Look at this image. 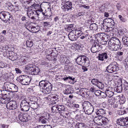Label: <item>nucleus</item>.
Listing matches in <instances>:
<instances>
[{
    "label": "nucleus",
    "mask_w": 128,
    "mask_h": 128,
    "mask_svg": "<svg viewBox=\"0 0 128 128\" xmlns=\"http://www.w3.org/2000/svg\"><path fill=\"white\" fill-rule=\"evenodd\" d=\"M94 120L95 122L97 124L100 125H102V119H100L98 117H96L94 118Z\"/></svg>",
    "instance_id": "a878e982"
},
{
    "label": "nucleus",
    "mask_w": 128,
    "mask_h": 128,
    "mask_svg": "<svg viewBox=\"0 0 128 128\" xmlns=\"http://www.w3.org/2000/svg\"><path fill=\"white\" fill-rule=\"evenodd\" d=\"M105 93L104 92H102L101 91V95L102 98H105L106 96V90L105 91Z\"/></svg>",
    "instance_id": "864d4df0"
},
{
    "label": "nucleus",
    "mask_w": 128,
    "mask_h": 128,
    "mask_svg": "<svg viewBox=\"0 0 128 128\" xmlns=\"http://www.w3.org/2000/svg\"><path fill=\"white\" fill-rule=\"evenodd\" d=\"M109 48L112 50L116 51L121 48V44L119 40L115 37L111 38L108 42Z\"/></svg>",
    "instance_id": "f257e3e1"
},
{
    "label": "nucleus",
    "mask_w": 128,
    "mask_h": 128,
    "mask_svg": "<svg viewBox=\"0 0 128 128\" xmlns=\"http://www.w3.org/2000/svg\"><path fill=\"white\" fill-rule=\"evenodd\" d=\"M18 88L17 86L13 84L10 83L9 90L10 91L15 92L18 91Z\"/></svg>",
    "instance_id": "2eb2a0df"
},
{
    "label": "nucleus",
    "mask_w": 128,
    "mask_h": 128,
    "mask_svg": "<svg viewBox=\"0 0 128 128\" xmlns=\"http://www.w3.org/2000/svg\"><path fill=\"white\" fill-rule=\"evenodd\" d=\"M110 73H112L119 70V68L116 62H114L111 63L107 67L106 69Z\"/></svg>",
    "instance_id": "f03ea898"
},
{
    "label": "nucleus",
    "mask_w": 128,
    "mask_h": 128,
    "mask_svg": "<svg viewBox=\"0 0 128 128\" xmlns=\"http://www.w3.org/2000/svg\"><path fill=\"white\" fill-rule=\"evenodd\" d=\"M19 82L21 84L24 85H28L31 80V78L26 75H23L19 77Z\"/></svg>",
    "instance_id": "7ed1b4c3"
},
{
    "label": "nucleus",
    "mask_w": 128,
    "mask_h": 128,
    "mask_svg": "<svg viewBox=\"0 0 128 128\" xmlns=\"http://www.w3.org/2000/svg\"><path fill=\"white\" fill-rule=\"evenodd\" d=\"M44 128H52V126L50 125H46L44 126Z\"/></svg>",
    "instance_id": "774afa93"
},
{
    "label": "nucleus",
    "mask_w": 128,
    "mask_h": 128,
    "mask_svg": "<svg viewBox=\"0 0 128 128\" xmlns=\"http://www.w3.org/2000/svg\"><path fill=\"white\" fill-rule=\"evenodd\" d=\"M68 65H66L64 66V69L66 70H68L70 71V68H71V66H69Z\"/></svg>",
    "instance_id": "052dcab7"
},
{
    "label": "nucleus",
    "mask_w": 128,
    "mask_h": 128,
    "mask_svg": "<svg viewBox=\"0 0 128 128\" xmlns=\"http://www.w3.org/2000/svg\"><path fill=\"white\" fill-rule=\"evenodd\" d=\"M76 128H85L84 124L82 123H77L75 126Z\"/></svg>",
    "instance_id": "4c0bfd02"
},
{
    "label": "nucleus",
    "mask_w": 128,
    "mask_h": 128,
    "mask_svg": "<svg viewBox=\"0 0 128 128\" xmlns=\"http://www.w3.org/2000/svg\"><path fill=\"white\" fill-rule=\"evenodd\" d=\"M29 104L26 100H23L20 102V104L21 110L26 112L30 108Z\"/></svg>",
    "instance_id": "423d86ee"
},
{
    "label": "nucleus",
    "mask_w": 128,
    "mask_h": 128,
    "mask_svg": "<svg viewBox=\"0 0 128 128\" xmlns=\"http://www.w3.org/2000/svg\"><path fill=\"white\" fill-rule=\"evenodd\" d=\"M27 14L28 17L30 18V16H33L32 14L31 13V12L30 10H28V11Z\"/></svg>",
    "instance_id": "13d9d810"
},
{
    "label": "nucleus",
    "mask_w": 128,
    "mask_h": 128,
    "mask_svg": "<svg viewBox=\"0 0 128 128\" xmlns=\"http://www.w3.org/2000/svg\"><path fill=\"white\" fill-rule=\"evenodd\" d=\"M101 91L99 90H96L94 94L95 95L97 96H98L100 95Z\"/></svg>",
    "instance_id": "5fc2aeb1"
},
{
    "label": "nucleus",
    "mask_w": 128,
    "mask_h": 128,
    "mask_svg": "<svg viewBox=\"0 0 128 128\" xmlns=\"http://www.w3.org/2000/svg\"><path fill=\"white\" fill-rule=\"evenodd\" d=\"M88 60V58L86 56L81 55L78 57L76 60V62L79 65L84 66L86 63L87 60Z\"/></svg>",
    "instance_id": "20e7f679"
},
{
    "label": "nucleus",
    "mask_w": 128,
    "mask_h": 128,
    "mask_svg": "<svg viewBox=\"0 0 128 128\" xmlns=\"http://www.w3.org/2000/svg\"><path fill=\"white\" fill-rule=\"evenodd\" d=\"M58 112L60 114L61 116H64V113H65V107L63 105H58Z\"/></svg>",
    "instance_id": "ddd939ff"
},
{
    "label": "nucleus",
    "mask_w": 128,
    "mask_h": 128,
    "mask_svg": "<svg viewBox=\"0 0 128 128\" xmlns=\"http://www.w3.org/2000/svg\"><path fill=\"white\" fill-rule=\"evenodd\" d=\"M8 12L5 11L1 12L0 13V18L2 20L4 19L5 16Z\"/></svg>",
    "instance_id": "473e14b6"
},
{
    "label": "nucleus",
    "mask_w": 128,
    "mask_h": 128,
    "mask_svg": "<svg viewBox=\"0 0 128 128\" xmlns=\"http://www.w3.org/2000/svg\"><path fill=\"white\" fill-rule=\"evenodd\" d=\"M121 82L119 86H118L116 89V92L118 93L121 92L122 90V81Z\"/></svg>",
    "instance_id": "ea45409f"
},
{
    "label": "nucleus",
    "mask_w": 128,
    "mask_h": 128,
    "mask_svg": "<svg viewBox=\"0 0 128 128\" xmlns=\"http://www.w3.org/2000/svg\"><path fill=\"white\" fill-rule=\"evenodd\" d=\"M58 99V96L56 97V96H55V94L54 95L53 97L52 98V101H54L57 100Z\"/></svg>",
    "instance_id": "e2e57ef3"
},
{
    "label": "nucleus",
    "mask_w": 128,
    "mask_h": 128,
    "mask_svg": "<svg viewBox=\"0 0 128 128\" xmlns=\"http://www.w3.org/2000/svg\"><path fill=\"white\" fill-rule=\"evenodd\" d=\"M6 107L8 109L14 110L17 108V105L16 101L14 100H12L7 103Z\"/></svg>",
    "instance_id": "9d476101"
},
{
    "label": "nucleus",
    "mask_w": 128,
    "mask_h": 128,
    "mask_svg": "<svg viewBox=\"0 0 128 128\" xmlns=\"http://www.w3.org/2000/svg\"><path fill=\"white\" fill-rule=\"evenodd\" d=\"M33 44V41L29 39L27 40L26 45L28 47L30 48L32 46Z\"/></svg>",
    "instance_id": "f704fd0d"
},
{
    "label": "nucleus",
    "mask_w": 128,
    "mask_h": 128,
    "mask_svg": "<svg viewBox=\"0 0 128 128\" xmlns=\"http://www.w3.org/2000/svg\"><path fill=\"white\" fill-rule=\"evenodd\" d=\"M10 82H5L4 84V86L3 87V89H6L5 90H9L10 88Z\"/></svg>",
    "instance_id": "72a5a7b5"
},
{
    "label": "nucleus",
    "mask_w": 128,
    "mask_h": 128,
    "mask_svg": "<svg viewBox=\"0 0 128 128\" xmlns=\"http://www.w3.org/2000/svg\"><path fill=\"white\" fill-rule=\"evenodd\" d=\"M54 95L53 94H51L49 95L47 97L48 99L49 100H50L52 101V98L53 97Z\"/></svg>",
    "instance_id": "338daca9"
},
{
    "label": "nucleus",
    "mask_w": 128,
    "mask_h": 128,
    "mask_svg": "<svg viewBox=\"0 0 128 128\" xmlns=\"http://www.w3.org/2000/svg\"><path fill=\"white\" fill-rule=\"evenodd\" d=\"M90 28L91 30L96 31L98 29V26L96 24L92 23L90 25Z\"/></svg>",
    "instance_id": "2f4dec72"
},
{
    "label": "nucleus",
    "mask_w": 128,
    "mask_h": 128,
    "mask_svg": "<svg viewBox=\"0 0 128 128\" xmlns=\"http://www.w3.org/2000/svg\"><path fill=\"white\" fill-rule=\"evenodd\" d=\"M58 105H56L52 106L51 110L52 112L55 113H57L59 111L58 110Z\"/></svg>",
    "instance_id": "58836bf2"
},
{
    "label": "nucleus",
    "mask_w": 128,
    "mask_h": 128,
    "mask_svg": "<svg viewBox=\"0 0 128 128\" xmlns=\"http://www.w3.org/2000/svg\"><path fill=\"white\" fill-rule=\"evenodd\" d=\"M94 109L93 105L88 108L84 111L86 114H92L93 112Z\"/></svg>",
    "instance_id": "4be33fe9"
},
{
    "label": "nucleus",
    "mask_w": 128,
    "mask_h": 128,
    "mask_svg": "<svg viewBox=\"0 0 128 128\" xmlns=\"http://www.w3.org/2000/svg\"><path fill=\"white\" fill-rule=\"evenodd\" d=\"M22 116H23V114L21 112L18 115L19 119L21 121L22 120Z\"/></svg>",
    "instance_id": "bf43d9fd"
},
{
    "label": "nucleus",
    "mask_w": 128,
    "mask_h": 128,
    "mask_svg": "<svg viewBox=\"0 0 128 128\" xmlns=\"http://www.w3.org/2000/svg\"><path fill=\"white\" fill-rule=\"evenodd\" d=\"M116 122L121 126L128 125V117H122L117 120Z\"/></svg>",
    "instance_id": "6e6552de"
},
{
    "label": "nucleus",
    "mask_w": 128,
    "mask_h": 128,
    "mask_svg": "<svg viewBox=\"0 0 128 128\" xmlns=\"http://www.w3.org/2000/svg\"><path fill=\"white\" fill-rule=\"evenodd\" d=\"M118 17L120 19V20L122 21V22H125L126 21V20L125 19L123 18L121 15H119L118 16Z\"/></svg>",
    "instance_id": "4d7b16f0"
},
{
    "label": "nucleus",
    "mask_w": 128,
    "mask_h": 128,
    "mask_svg": "<svg viewBox=\"0 0 128 128\" xmlns=\"http://www.w3.org/2000/svg\"><path fill=\"white\" fill-rule=\"evenodd\" d=\"M110 28L108 26L104 24L102 26V30L104 32H109L110 31Z\"/></svg>",
    "instance_id": "c85d7f7f"
},
{
    "label": "nucleus",
    "mask_w": 128,
    "mask_h": 128,
    "mask_svg": "<svg viewBox=\"0 0 128 128\" xmlns=\"http://www.w3.org/2000/svg\"><path fill=\"white\" fill-rule=\"evenodd\" d=\"M96 86L99 88L100 89H102L103 88V85L102 84V83L98 81V83Z\"/></svg>",
    "instance_id": "49530a36"
},
{
    "label": "nucleus",
    "mask_w": 128,
    "mask_h": 128,
    "mask_svg": "<svg viewBox=\"0 0 128 128\" xmlns=\"http://www.w3.org/2000/svg\"><path fill=\"white\" fill-rule=\"evenodd\" d=\"M40 70V68L37 66H35V67L32 70L31 72V74L32 75H37L39 72Z\"/></svg>",
    "instance_id": "5701e85b"
},
{
    "label": "nucleus",
    "mask_w": 128,
    "mask_h": 128,
    "mask_svg": "<svg viewBox=\"0 0 128 128\" xmlns=\"http://www.w3.org/2000/svg\"><path fill=\"white\" fill-rule=\"evenodd\" d=\"M73 26L72 24L68 25L67 27V29L70 30H72L73 29Z\"/></svg>",
    "instance_id": "680f3d73"
},
{
    "label": "nucleus",
    "mask_w": 128,
    "mask_h": 128,
    "mask_svg": "<svg viewBox=\"0 0 128 128\" xmlns=\"http://www.w3.org/2000/svg\"><path fill=\"white\" fill-rule=\"evenodd\" d=\"M95 37L98 42L104 38H108V36L104 33H100L96 34Z\"/></svg>",
    "instance_id": "9b49d317"
},
{
    "label": "nucleus",
    "mask_w": 128,
    "mask_h": 128,
    "mask_svg": "<svg viewBox=\"0 0 128 128\" xmlns=\"http://www.w3.org/2000/svg\"><path fill=\"white\" fill-rule=\"evenodd\" d=\"M10 95V94L8 92V94H6V95H4L3 96V97L2 98L3 99V100H2V103H6L8 101H9L11 100V97Z\"/></svg>",
    "instance_id": "dca6fc26"
},
{
    "label": "nucleus",
    "mask_w": 128,
    "mask_h": 128,
    "mask_svg": "<svg viewBox=\"0 0 128 128\" xmlns=\"http://www.w3.org/2000/svg\"><path fill=\"white\" fill-rule=\"evenodd\" d=\"M104 21L108 25L110 26H113L114 24V20L110 18H106L104 20Z\"/></svg>",
    "instance_id": "f3484780"
},
{
    "label": "nucleus",
    "mask_w": 128,
    "mask_h": 128,
    "mask_svg": "<svg viewBox=\"0 0 128 128\" xmlns=\"http://www.w3.org/2000/svg\"><path fill=\"white\" fill-rule=\"evenodd\" d=\"M35 67V65L33 64H30L26 65L25 66V70L27 72H31L33 68Z\"/></svg>",
    "instance_id": "4468645a"
},
{
    "label": "nucleus",
    "mask_w": 128,
    "mask_h": 128,
    "mask_svg": "<svg viewBox=\"0 0 128 128\" xmlns=\"http://www.w3.org/2000/svg\"><path fill=\"white\" fill-rule=\"evenodd\" d=\"M30 106H31L34 109H36L37 108L38 105L37 103L34 100L31 102H28Z\"/></svg>",
    "instance_id": "cd10ccee"
},
{
    "label": "nucleus",
    "mask_w": 128,
    "mask_h": 128,
    "mask_svg": "<svg viewBox=\"0 0 128 128\" xmlns=\"http://www.w3.org/2000/svg\"><path fill=\"white\" fill-rule=\"evenodd\" d=\"M84 13L82 12H80L78 13L76 16H77L78 17L81 16H83L84 15Z\"/></svg>",
    "instance_id": "69168bd1"
},
{
    "label": "nucleus",
    "mask_w": 128,
    "mask_h": 128,
    "mask_svg": "<svg viewBox=\"0 0 128 128\" xmlns=\"http://www.w3.org/2000/svg\"><path fill=\"white\" fill-rule=\"evenodd\" d=\"M26 61L22 58L21 57L18 60L17 62L18 64L20 66L24 65L25 64Z\"/></svg>",
    "instance_id": "c756f323"
},
{
    "label": "nucleus",
    "mask_w": 128,
    "mask_h": 128,
    "mask_svg": "<svg viewBox=\"0 0 128 128\" xmlns=\"http://www.w3.org/2000/svg\"><path fill=\"white\" fill-rule=\"evenodd\" d=\"M96 114L99 116H102L105 114L104 110L102 108H98L95 111Z\"/></svg>",
    "instance_id": "a211bd4d"
},
{
    "label": "nucleus",
    "mask_w": 128,
    "mask_h": 128,
    "mask_svg": "<svg viewBox=\"0 0 128 128\" xmlns=\"http://www.w3.org/2000/svg\"><path fill=\"white\" fill-rule=\"evenodd\" d=\"M122 40L124 44L126 46H128V37L124 36L122 37Z\"/></svg>",
    "instance_id": "7c9ffc66"
},
{
    "label": "nucleus",
    "mask_w": 128,
    "mask_h": 128,
    "mask_svg": "<svg viewBox=\"0 0 128 128\" xmlns=\"http://www.w3.org/2000/svg\"><path fill=\"white\" fill-rule=\"evenodd\" d=\"M47 119H46L43 116H41L39 118L38 121L39 122H41L42 124H45L46 122Z\"/></svg>",
    "instance_id": "37998d69"
},
{
    "label": "nucleus",
    "mask_w": 128,
    "mask_h": 128,
    "mask_svg": "<svg viewBox=\"0 0 128 128\" xmlns=\"http://www.w3.org/2000/svg\"><path fill=\"white\" fill-rule=\"evenodd\" d=\"M8 94V92L4 90H0V98H2L4 95H6Z\"/></svg>",
    "instance_id": "e433bc0d"
},
{
    "label": "nucleus",
    "mask_w": 128,
    "mask_h": 128,
    "mask_svg": "<svg viewBox=\"0 0 128 128\" xmlns=\"http://www.w3.org/2000/svg\"><path fill=\"white\" fill-rule=\"evenodd\" d=\"M44 91L46 94H49L52 90V86L49 82H46L44 86Z\"/></svg>",
    "instance_id": "1a4fd4ad"
},
{
    "label": "nucleus",
    "mask_w": 128,
    "mask_h": 128,
    "mask_svg": "<svg viewBox=\"0 0 128 128\" xmlns=\"http://www.w3.org/2000/svg\"><path fill=\"white\" fill-rule=\"evenodd\" d=\"M98 81L97 79H92L91 81L92 84L95 86H96Z\"/></svg>",
    "instance_id": "09e8293b"
},
{
    "label": "nucleus",
    "mask_w": 128,
    "mask_h": 128,
    "mask_svg": "<svg viewBox=\"0 0 128 128\" xmlns=\"http://www.w3.org/2000/svg\"><path fill=\"white\" fill-rule=\"evenodd\" d=\"M64 93L66 94H68L71 93L70 88H67L64 90Z\"/></svg>",
    "instance_id": "6e6d98bb"
},
{
    "label": "nucleus",
    "mask_w": 128,
    "mask_h": 128,
    "mask_svg": "<svg viewBox=\"0 0 128 128\" xmlns=\"http://www.w3.org/2000/svg\"><path fill=\"white\" fill-rule=\"evenodd\" d=\"M80 6L81 7H83L84 8H85L86 9H87L89 8H90V6H86L85 4L81 5Z\"/></svg>",
    "instance_id": "0e129e2a"
},
{
    "label": "nucleus",
    "mask_w": 128,
    "mask_h": 128,
    "mask_svg": "<svg viewBox=\"0 0 128 128\" xmlns=\"http://www.w3.org/2000/svg\"><path fill=\"white\" fill-rule=\"evenodd\" d=\"M108 38H104L101 40H100V41H99L98 42L100 44L104 45L106 44L107 43Z\"/></svg>",
    "instance_id": "c9c22d12"
},
{
    "label": "nucleus",
    "mask_w": 128,
    "mask_h": 128,
    "mask_svg": "<svg viewBox=\"0 0 128 128\" xmlns=\"http://www.w3.org/2000/svg\"><path fill=\"white\" fill-rule=\"evenodd\" d=\"M67 60V58L64 56L61 58V62L62 64H65L66 61Z\"/></svg>",
    "instance_id": "a18cd8bd"
},
{
    "label": "nucleus",
    "mask_w": 128,
    "mask_h": 128,
    "mask_svg": "<svg viewBox=\"0 0 128 128\" xmlns=\"http://www.w3.org/2000/svg\"><path fill=\"white\" fill-rule=\"evenodd\" d=\"M102 119V124H103L105 125L108 122V119L106 118H104Z\"/></svg>",
    "instance_id": "603ef678"
},
{
    "label": "nucleus",
    "mask_w": 128,
    "mask_h": 128,
    "mask_svg": "<svg viewBox=\"0 0 128 128\" xmlns=\"http://www.w3.org/2000/svg\"><path fill=\"white\" fill-rule=\"evenodd\" d=\"M12 16L10 15V14L8 12L5 16L4 19L2 20L5 22H8L10 20V18H11Z\"/></svg>",
    "instance_id": "bb28decb"
},
{
    "label": "nucleus",
    "mask_w": 128,
    "mask_h": 128,
    "mask_svg": "<svg viewBox=\"0 0 128 128\" xmlns=\"http://www.w3.org/2000/svg\"><path fill=\"white\" fill-rule=\"evenodd\" d=\"M92 105L88 102L85 101L82 103L83 108L84 111Z\"/></svg>",
    "instance_id": "aec40b11"
},
{
    "label": "nucleus",
    "mask_w": 128,
    "mask_h": 128,
    "mask_svg": "<svg viewBox=\"0 0 128 128\" xmlns=\"http://www.w3.org/2000/svg\"><path fill=\"white\" fill-rule=\"evenodd\" d=\"M46 82H47V80H44L41 81L39 82V86H43L44 87V84H46Z\"/></svg>",
    "instance_id": "3c124183"
},
{
    "label": "nucleus",
    "mask_w": 128,
    "mask_h": 128,
    "mask_svg": "<svg viewBox=\"0 0 128 128\" xmlns=\"http://www.w3.org/2000/svg\"><path fill=\"white\" fill-rule=\"evenodd\" d=\"M106 94L107 96L109 98L113 97L114 94V93L111 91H110L109 90L106 89Z\"/></svg>",
    "instance_id": "a19ab883"
},
{
    "label": "nucleus",
    "mask_w": 128,
    "mask_h": 128,
    "mask_svg": "<svg viewBox=\"0 0 128 128\" xmlns=\"http://www.w3.org/2000/svg\"><path fill=\"white\" fill-rule=\"evenodd\" d=\"M22 122H26L31 119L30 116L26 113L23 114Z\"/></svg>",
    "instance_id": "412c9836"
},
{
    "label": "nucleus",
    "mask_w": 128,
    "mask_h": 128,
    "mask_svg": "<svg viewBox=\"0 0 128 128\" xmlns=\"http://www.w3.org/2000/svg\"><path fill=\"white\" fill-rule=\"evenodd\" d=\"M84 89H81V90H80L79 91H77L76 93L81 96H83L84 94Z\"/></svg>",
    "instance_id": "c03bdc74"
},
{
    "label": "nucleus",
    "mask_w": 128,
    "mask_h": 128,
    "mask_svg": "<svg viewBox=\"0 0 128 128\" xmlns=\"http://www.w3.org/2000/svg\"><path fill=\"white\" fill-rule=\"evenodd\" d=\"M102 48V46L98 42H96V43L92 45L91 50L92 52L95 53L100 50Z\"/></svg>",
    "instance_id": "0eeeda50"
},
{
    "label": "nucleus",
    "mask_w": 128,
    "mask_h": 128,
    "mask_svg": "<svg viewBox=\"0 0 128 128\" xmlns=\"http://www.w3.org/2000/svg\"><path fill=\"white\" fill-rule=\"evenodd\" d=\"M62 8L65 11H70L72 8V3L71 2L63 0Z\"/></svg>",
    "instance_id": "39448f33"
},
{
    "label": "nucleus",
    "mask_w": 128,
    "mask_h": 128,
    "mask_svg": "<svg viewBox=\"0 0 128 128\" xmlns=\"http://www.w3.org/2000/svg\"><path fill=\"white\" fill-rule=\"evenodd\" d=\"M30 4L31 5V6L28 8V10H32V9L35 8V7L36 6V4L34 3L32 4Z\"/></svg>",
    "instance_id": "de8ad7c7"
},
{
    "label": "nucleus",
    "mask_w": 128,
    "mask_h": 128,
    "mask_svg": "<svg viewBox=\"0 0 128 128\" xmlns=\"http://www.w3.org/2000/svg\"><path fill=\"white\" fill-rule=\"evenodd\" d=\"M98 59L99 60L103 61L104 59H107L108 58V54L106 52H104L99 54L98 56Z\"/></svg>",
    "instance_id": "f8f14e48"
},
{
    "label": "nucleus",
    "mask_w": 128,
    "mask_h": 128,
    "mask_svg": "<svg viewBox=\"0 0 128 128\" xmlns=\"http://www.w3.org/2000/svg\"><path fill=\"white\" fill-rule=\"evenodd\" d=\"M74 34L77 38L80 36L82 34V32L80 30L78 29H76L72 30Z\"/></svg>",
    "instance_id": "b1692460"
},
{
    "label": "nucleus",
    "mask_w": 128,
    "mask_h": 128,
    "mask_svg": "<svg viewBox=\"0 0 128 128\" xmlns=\"http://www.w3.org/2000/svg\"><path fill=\"white\" fill-rule=\"evenodd\" d=\"M11 54L12 55H10H10L9 56V58L12 60L14 61L16 60L17 58V57L16 56V54H15L14 55V52H10Z\"/></svg>",
    "instance_id": "393cba45"
},
{
    "label": "nucleus",
    "mask_w": 128,
    "mask_h": 128,
    "mask_svg": "<svg viewBox=\"0 0 128 128\" xmlns=\"http://www.w3.org/2000/svg\"><path fill=\"white\" fill-rule=\"evenodd\" d=\"M68 36L70 40L72 41L75 40L77 38L72 30L70 32Z\"/></svg>",
    "instance_id": "6ab92c4d"
},
{
    "label": "nucleus",
    "mask_w": 128,
    "mask_h": 128,
    "mask_svg": "<svg viewBox=\"0 0 128 128\" xmlns=\"http://www.w3.org/2000/svg\"><path fill=\"white\" fill-rule=\"evenodd\" d=\"M115 99L113 97L109 98L108 100V102L110 104H114L115 103Z\"/></svg>",
    "instance_id": "79ce46f5"
},
{
    "label": "nucleus",
    "mask_w": 128,
    "mask_h": 128,
    "mask_svg": "<svg viewBox=\"0 0 128 128\" xmlns=\"http://www.w3.org/2000/svg\"><path fill=\"white\" fill-rule=\"evenodd\" d=\"M106 8V7L104 5H102L100 8L99 9L102 12H104L105 11V9Z\"/></svg>",
    "instance_id": "8fccbe9b"
}]
</instances>
